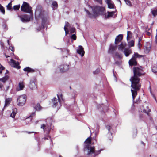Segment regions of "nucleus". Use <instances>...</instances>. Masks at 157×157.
<instances>
[{
  "label": "nucleus",
  "mask_w": 157,
  "mask_h": 157,
  "mask_svg": "<svg viewBox=\"0 0 157 157\" xmlns=\"http://www.w3.org/2000/svg\"><path fill=\"white\" fill-rule=\"evenodd\" d=\"M133 70L134 76L130 79L132 83L131 87L134 90H131L133 100L137 94V91L140 90L141 86V84L140 83V79L139 77L144 74L143 69Z\"/></svg>",
  "instance_id": "nucleus-1"
},
{
  "label": "nucleus",
  "mask_w": 157,
  "mask_h": 157,
  "mask_svg": "<svg viewBox=\"0 0 157 157\" xmlns=\"http://www.w3.org/2000/svg\"><path fill=\"white\" fill-rule=\"evenodd\" d=\"M85 146V151H87V155H91L92 157H94L96 155L100 154L101 151H94V147H91L90 144H91V137H88L84 142Z\"/></svg>",
  "instance_id": "nucleus-2"
},
{
  "label": "nucleus",
  "mask_w": 157,
  "mask_h": 157,
  "mask_svg": "<svg viewBox=\"0 0 157 157\" xmlns=\"http://www.w3.org/2000/svg\"><path fill=\"white\" fill-rule=\"evenodd\" d=\"M91 8L94 13L93 15L91 14L86 9L85 10V11L86 12L89 17L92 18L93 17H95L97 15L98 13L99 12H101V14L103 15L105 14V10L104 8L103 7L95 6L92 7Z\"/></svg>",
  "instance_id": "nucleus-3"
},
{
  "label": "nucleus",
  "mask_w": 157,
  "mask_h": 157,
  "mask_svg": "<svg viewBox=\"0 0 157 157\" xmlns=\"http://www.w3.org/2000/svg\"><path fill=\"white\" fill-rule=\"evenodd\" d=\"M143 56L142 55L139 54L137 53H135L132 55V58L129 61V64L130 66H135L137 65V62L136 61L137 58H140Z\"/></svg>",
  "instance_id": "nucleus-4"
},
{
  "label": "nucleus",
  "mask_w": 157,
  "mask_h": 157,
  "mask_svg": "<svg viewBox=\"0 0 157 157\" xmlns=\"http://www.w3.org/2000/svg\"><path fill=\"white\" fill-rule=\"evenodd\" d=\"M26 96L25 95H22L19 96L17 99V104L19 106L23 105L25 103Z\"/></svg>",
  "instance_id": "nucleus-5"
},
{
  "label": "nucleus",
  "mask_w": 157,
  "mask_h": 157,
  "mask_svg": "<svg viewBox=\"0 0 157 157\" xmlns=\"http://www.w3.org/2000/svg\"><path fill=\"white\" fill-rule=\"evenodd\" d=\"M21 10L23 12L30 13L32 11L31 7L25 2H23V5L21 6Z\"/></svg>",
  "instance_id": "nucleus-6"
},
{
  "label": "nucleus",
  "mask_w": 157,
  "mask_h": 157,
  "mask_svg": "<svg viewBox=\"0 0 157 157\" xmlns=\"http://www.w3.org/2000/svg\"><path fill=\"white\" fill-rule=\"evenodd\" d=\"M52 124L51 123H46V124H43L41 126V128L42 129L44 132L46 134H48L51 129V126Z\"/></svg>",
  "instance_id": "nucleus-7"
},
{
  "label": "nucleus",
  "mask_w": 157,
  "mask_h": 157,
  "mask_svg": "<svg viewBox=\"0 0 157 157\" xmlns=\"http://www.w3.org/2000/svg\"><path fill=\"white\" fill-rule=\"evenodd\" d=\"M40 13V14H39V16L42 19V25L43 26V28L44 27V25L45 24V20L43 18V17L45 15V12L44 11H41L40 12L39 10H36L35 13V14L36 16L37 14H38Z\"/></svg>",
  "instance_id": "nucleus-8"
},
{
  "label": "nucleus",
  "mask_w": 157,
  "mask_h": 157,
  "mask_svg": "<svg viewBox=\"0 0 157 157\" xmlns=\"http://www.w3.org/2000/svg\"><path fill=\"white\" fill-rule=\"evenodd\" d=\"M36 82V80L34 78L30 80L29 84V87L31 90H35L37 89Z\"/></svg>",
  "instance_id": "nucleus-9"
},
{
  "label": "nucleus",
  "mask_w": 157,
  "mask_h": 157,
  "mask_svg": "<svg viewBox=\"0 0 157 157\" xmlns=\"http://www.w3.org/2000/svg\"><path fill=\"white\" fill-rule=\"evenodd\" d=\"M52 102L53 104V107H55L58 105H60L59 97L58 94L57 95V98L55 97L52 100Z\"/></svg>",
  "instance_id": "nucleus-10"
},
{
  "label": "nucleus",
  "mask_w": 157,
  "mask_h": 157,
  "mask_svg": "<svg viewBox=\"0 0 157 157\" xmlns=\"http://www.w3.org/2000/svg\"><path fill=\"white\" fill-rule=\"evenodd\" d=\"M21 21L23 22L29 21L30 19V17L27 15H23L19 16Z\"/></svg>",
  "instance_id": "nucleus-11"
},
{
  "label": "nucleus",
  "mask_w": 157,
  "mask_h": 157,
  "mask_svg": "<svg viewBox=\"0 0 157 157\" xmlns=\"http://www.w3.org/2000/svg\"><path fill=\"white\" fill-rule=\"evenodd\" d=\"M10 65L13 67L17 69H20L21 67L19 65V62H16L12 59L10 60Z\"/></svg>",
  "instance_id": "nucleus-12"
},
{
  "label": "nucleus",
  "mask_w": 157,
  "mask_h": 157,
  "mask_svg": "<svg viewBox=\"0 0 157 157\" xmlns=\"http://www.w3.org/2000/svg\"><path fill=\"white\" fill-rule=\"evenodd\" d=\"M77 52L81 55L82 57L84 56L85 53V51L84 50V48L83 47L79 45L78 46V48L77 50Z\"/></svg>",
  "instance_id": "nucleus-13"
},
{
  "label": "nucleus",
  "mask_w": 157,
  "mask_h": 157,
  "mask_svg": "<svg viewBox=\"0 0 157 157\" xmlns=\"http://www.w3.org/2000/svg\"><path fill=\"white\" fill-rule=\"evenodd\" d=\"M25 88V83L23 81H20L19 82L18 86L17 88V90L19 91L22 90Z\"/></svg>",
  "instance_id": "nucleus-14"
},
{
  "label": "nucleus",
  "mask_w": 157,
  "mask_h": 157,
  "mask_svg": "<svg viewBox=\"0 0 157 157\" xmlns=\"http://www.w3.org/2000/svg\"><path fill=\"white\" fill-rule=\"evenodd\" d=\"M123 38V36L121 34H120L117 36L115 39V43L117 44L120 42Z\"/></svg>",
  "instance_id": "nucleus-15"
},
{
  "label": "nucleus",
  "mask_w": 157,
  "mask_h": 157,
  "mask_svg": "<svg viewBox=\"0 0 157 157\" xmlns=\"http://www.w3.org/2000/svg\"><path fill=\"white\" fill-rule=\"evenodd\" d=\"M12 101V98H6L5 100V104L4 108L7 107L10 104Z\"/></svg>",
  "instance_id": "nucleus-16"
},
{
  "label": "nucleus",
  "mask_w": 157,
  "mask_h": 157,
  "mask_svg": "<svg viewBox=\"0 0 157 157\" xmlns=\"http://www.w3.org/2000/svg\"><path fill=\"white\" fill-rule=\"evenodd\" d=\"M69 24L68 22H66L65 23V25L64 26V30L65 32V35H67L69 33V31L68 28L67 27H69Z\"/></svg>",
  "instance_id": "nucleus-17"
},
{
  "label": "nucleus",
  "mask_w": 157,
  "mask_h": 157,
  "mask_svg": "<svg viewBox=\"0 0 157 157\" xmlns=\"http://www.w3.org/2000/svg\"><path fill=\"white\" fill-rule=\"evenodd\" d=\"M123 52L126 56L127 57L132 53V51L129 49H125L124 51Z\"/></svg>",
  "instance_id": "nucleus-18"
},
{
  "label": "nucleus",
  "mask_w": 157,
  "mask_h": 157,
  "mask_svg": "<svg viewBox=\"0 0 157 157\" xmlns=\"http://www.w3.org/2000/svg\"><path fill=\"white\" fill-rule=\"evenodd\" d=\"M117 48V46H114L112 45H110L109 52L110 53H112Z\"/></svg>",
  "instance_id": "nucleus-19"
},
{
  "label": "nucleus",
  "mask_w": 157,
  "mask_h": 157,
  "mask_svg": "<svg viewBox=\"0 0 157 157\" xmlns=\"http://www.w3.org/2000/svg\"><path fill=\"white\" fill-rule=\"evenodd\" d=\"M114 11H112L111 12H109V11H108L107 13H108L107 15H105V17L106 18H108L109 17H112L113 16L114 13Z\"/></svg>",
  "instance_id": "nucleus-20"
},
{
  "label": "nucleus",
  "mask_w": 157,
  "mask_h": 157,
  "mask_svg": "<svg viewBox=\"0 0 157 157\" xmlns=\"http://www.w3.org/2000/svg\"><path fill=\"white\" fill-rule=\"evenodd\" d=\"M126 44L121 43L119 46L118 48L119 50L123 51L124 48L125 47Z\"/></svg>",
  "instance_id": "nucleus-21"
},
{
  "label": "nucleus",
  "mask_w": 157,
  "mask_h": 157,
  "mask_svg": "<svg viewBox=\"0 0 157 157\" xmlns=\"http://www.w3.org/2000/svg\"><path fill=\"white\" fill-rule=\"evenodd\" d=\"M107 3L108 4V7L110 9L114 8V5L113 3V2H111V1Z\"/></svg>",
  "instance_id": "nucleus-22"
},
{
  "label": "nucleus",
  "mask_w": 157,
  "mask_h": 157,
  "mask_svg": "<svg viewBox=\"0 0 157 157\" xmlns=\"http://www.w3.org/2000/svg\"><path fill=\"white\" fill-rule=\"evenodd\" d=\"M17 112V109H13L12 112L10 115V116L13 118H14Z\"/></svg>",
  "instance_id": "nucleus-23"
},
{
  "label": "nucleus",
  "mask_w": 157,
  "mask_h": 157,
  "mask_svg": "<svg viewBox=\"0 0 157 157\" xmlns=\"http://www.w3.org/2000/svg\"><path fill=\"white\" fill-rule=\"evenodd\" d=\"M8 76L6 75L2 78H0V81L3 83H5L9 78Z\"/></svg>",
  "instance_id": "nucleus-24"
},
{
  "label": "nucleus",
  "mask_w": 157,
  "mask_h": 157,
  "mask_svg": "<svg viewBox=\"0 0 157 157\" xmlns=\"http://www.w3.org/2000/svg\"><path fill=\"white\" fill-rule=\"evenodd\" d=\"M69 26L67 27L68 29L70 30V33L71 34L72 33H74L75 31V29L74 27H71L70 24L69 25Z\"/></svg>",
  "instance_id": "nucleus-25"
},
{
  "label": "nucleus",
  "mask_w": 157,
  "mask_h": 157,
  "mask_svg": "<svg viewBox=\"0 0 157 157\" xmlns=\"http://www.w3.org/2000/svg\"><path fill=\"white\" fill-rule=\"evenodd\" d=\"M34 107L36 110L37 111L40 110L41 109V107L39 103H37L36 105L34 106Z\"/></svg>",
  "instance_id": "nucleus-26"
},
{
  "label": "nucleus",
  "mask_w": 157,
  "mask_h": 157,
  "mask_svg": "<svg viewBox=\"0 0 157 157\" xmlns=\"http://www.w3.org/2000/svg\"><path fill=\"white\" fill-rule=\"evenodd\" d=\"M6 7L7 9L9 10H10L12 9L11 1L10 2L7 6H6Z\"/></svg>",
  "instance_id": "nucleus-27"
},
{
  "label": "nucleus",
  "mask_w": 157,
  "mask_h": 157,
  "mask_svg": "<svg viewBox=\"0 0 157 157\" xmlns=\"http://www.w3.org/2000/svg\"><path fill=\"white\" fill-rule=\"evenodd\" d=\"M128 45L130 47L134 46V41L133 40H131L128 42Z\"/></svg>",
  "instance_id": "nucleus-28"
},
{
  "label": "nucleus",
  "mask_w": 157,
  "mask_h": 157,
  "mask_svg": "<svg viewBox=\"0 0 157 157\" xmlns=\"http://www.w3.org/2000/svg\"><path fill=\"white\" fill-rule=\"evenodd\" d=\"M101 107H102V109H103V111L104 112H105L108 109V107L106 106H104V105L103 104H102L101 105Z\"/></svg>",
  "instance_id": "nucleus-29"
},
{
  "label": "nucleus",
  "mask_w": 157,
  "mask_h": 157,
  "mask_svg": "<svg viewBox=\"0 0 157 157\" xmlns=\"http://www.w3.org/2000/svg\"><path fill=\"white\" fill-rule=\"evenodd\" d=\"M132 37L131 33L130 31H128L127 36V39L128 40L129 38H131Z\"/></svg>",
  "instance_id": "nucleus-30"
},
{
  "label": "nucleus",
  "mask_w": 157,
  "mask_h": 157,
  "mask_svg": "<svg viewBox=\"0 0 157 157\" xmlns=\"http://www.w3.org/2000/svg\"><path fill=\"white\" fill-rule=\"evenodd\" d=\"M0 11L4 15L5 13V11L4 7L0 4Z\"/></svg>",
  "instance_id": "nucleus-31"
},
{
  "label": "nucleus",
  "mask_w": 157,
  "mask_h": 157,
  "mask_svg": "<svg viewBox=\"0 0 157 157\" xmlns=\"http://www.w3.org/2000/svg\"><path fill=\"white\" fill-rule=\"evenodd\" d=\"M57 71L59 73L62 74L67 71V69H57Z\"/></svg>",
  "instance_id": "nucleus-32"
},
{
  "label": "nucleus",
  "mask_w": 157,
  "mask_h": 157,
  "mask_svg": "<svg viewBox=\"0 0 157 157\" xmlns=\"http://www.w3.org/2000/svg\"><path fill=\"white\" fill-rule=\"evenodd\" d=\"M24 71L27 72V75L28 76V73H33L34 72V71L33 69H23Z\"/></svg>",
  "instance_id": "nucleus-33"
},
{
  "label": "nucleus",
  "mask_w": 157,
  "mask_h": 157,
  "mask_svg": "<svg viewBox=\"0 0 157 157\" xmlns=\"http://www.w3.org/2000/svg\"><path fill=\"white\" fill-rule=\"evenodd\" d=\"M20 7V5H15L13 6V9L14 10H18Z\"/></svg>",
  "instance_id": "nucleus-34"
},
{
  "label": "nucleus",
  "mask_w": 157,
  "mask_h": 157,
  "mask_svg": "<svg viewBox=\"0 0 157 157\" xmlns=\"http://www.w3.org/2000/svg\"><path fill=\"white\" fill-rule=\"evenodd\" d=\"M151 13L154 17L157 15V9L151 11Z\"/></svg>",
  "instance_id": "nucleus-35"
},
{
  "label": "nucleus",
  "mask_w": 157,
  "mask_h": 157,
  "mask_svg": "<svg viewBox=\"0 0 157 157\" xmlns=\"http://www.w3.org/2000/svg\"><path fill=\"white\" fill-rule=\"evenodd\" d=\"M121 62L120 61H116L114 63V65L115 66H120L121 65Z\"/></svg>",
  "instance_id": "nucleus-36"
},
{
  "label": "nucleus",
  "mask_w": 157,
  "mask_h": 157,
  "mask_svg": "<svg viewBox=\"0 0 157 157\" xmlns=\"http://www.w3.org/2000/svg\"><path fill=\"white\" fill-rule=\"evenodd\" d=\"M71 39H73L74 40H75L76 39V36L75 34H72L71 36Z\"/></svg>",
  "instance_id": "nucleus-37"
},
{
  "label": "nucleus",
  "mask_w": 157,
  "mask_h": 157,
  "mask_svg": "<svg viewBox=\"0 0 157 157\" xmlns=\"http://www.w3.org/2000/svg\"><path fill=\"white\" fill-rule=\"evenodd\" d=\"M52 5L54 7H56L57 6V4L56 2H53L52 3Z\"/></svg>",
  "instance_id": "nucleus-38"
},
{
  "label": "nucleus",
  "mask_w": 157,
  "mask_h": 157,
  "mask_svg": "<svg viewBox=\"0 0 157 157\" xmlns=\"http://www.w3.org/2000/svg\"><path fill=\"white\" fill-rule=\"evenodd\" d=\"M125 2L129 6H131L132 4L131 3L130 1L129 0H128L126 2Z\"/></svg>",
  "instance_id": "nucleus-39"
},
{
  "label": "nucleus",
  "mask_w": 157,
  "mask_h": 157,
  "mask_svg": "<svg viewBox=\"0 0 157 157\" xmlns=\"http://www.w3.org/2000/svg\"><path fill=\"white\" fill-rule=\"evenodd\" d=\"M99 69H96L95 71H93V73L94 74H97L99 72Z\"/></svg>",
  "instance_id": "nucleus-40"
},
{
  "label": "nucleus",
  "mask_w": 157,
  "mask_h": 157,
  "mask_svg": "<svg viewBox=\"0 0 157 157\" xmlns=\"http://www.w3.org/2000/svg\"><path fill=\"white\" fill-rule=\"evenodd\" d=\"M152 72L157 74V69H151Z\"/></svg>",
  "instance_id": "nucleus-41"
},
{
  "label": "nucleus",
  "mask_w": 157,
  "mask_h": 157,
  "mask_svg": "<svg viewBox=\"0 0 157 157\" xmlns=\"http://www.w3.org/2000/svg\"><path fill=\"white\" fill-rule=\"evenodd\" d=\"M115 55L117 57L119 58H121V55L118 54L117 53H116Z\"/></svg>",
  "instance_id": "nucleus-42"
},
{
  "label": "nucleus",
  "mask_w": 157,
  "mask_h": 157,
  "mask_svg": "<svg viewBox=\"0 0 157 157\" xmlns=\"http://www.w3.org/2000/svg\"><path fill=\"white\" fill-rule=\"evenodd\" d=\"M106 128L108 129V131H109L111 129V127L110 126L108 125L106 126Z\"/></svg>",
  "instance_id": "nucleus-43"
},
{
  "label": "nucleus",
  "mask_w": 157,
  "mask_h": 157,
  "mask_svg": "<svg viewBox=\"0 0 157 157\" xmlns=\"http://www.w3.org/2000/svg\"><path fill=\"white\" fill-rule=\"evenodd\" d=\"M97 2H99L100 4L102 3V0H96Z\"/></svg>",
  "instance_id": "nucleus-44"
},
{
  "label": "nucleus",
  "mask_w": 157,
  "mask_h": 157,
  "mask_svg": "<svg viewBox=\"0 0 157 157\" xmlns=\"http://www.w3.org/2000/svg\"><path fill=\"white\" fill-rule=\"evenodd\" d=\"M141 43L140 42H138V46L139 48H140V45H141Z\"/></svg>",
  "instance_id": "nucleus-45"
},
{
  "label": "nucleus",
  "mask_w": 157,
  "mask_h": 157,
  "mask_svg": "<svg viewBox=\"0 0 157 157\" xmlns=\"http://www.w3.org/2000/svg\"><path fill=\"white\" fill-rule=\"evenodd\" d=\"M0 69H5V68L0 63Z\"/></svg>",
  "instance_id": "nucleus-46"
},
{
  "label": "nucleus",
  "mask_w": 157,
  "mask_h": 157,
  "mask_svg": "<svg viewBox=\"0 0 157 157\" xmlns=\"http://www.w3.org/2000/svg\"><path fill=\"white\" fill-rule=\"evenodd\" d=\"M146 33L147 34L148 36H150L151 35V33L149 32H146Z\"/></svg>",
  "instance_id": "nucleus-47"
},
{
  "label": "nucleus",
  "mask_w": 157,
  "mask_h": 157,
  "mask_svg": "<svg viewBox=\"0 0 157 157\" xmlns=\"http://www.w3.org/2000/svg\"><path fill=\"white\" fill-rule=\"evenodd\" d=\"M45 1L47 3H48L52 1V0H45Z\"/></svg>",
  "instance_id": "nucleus-48"
},
{
  "label": "nucleus",
  "mask_w": 157,
  "mask_h": 157,
  "mask_svg": "<svg viewBox=\"0 0 157 157\" xmlns=\"http://www.w3.org/2000/svg\"><path fill=\"white\" fill-rule=\"evenodd\" d=\"M35 115V113H33L30 116V117H33V116H34Z\"/></svg>",
  "instance_id": "nucleus-49"
},
{
  "label": "nucleus",
  "mask_w": 157,
  "mask_h": 157,
  "mask_svg": "<svg viewBox=\"0 0 157 157\" xmlns=\"http://www.w3.org/2000/svg\"><path fill=\"white\" fill-rule=\"evenodd\" d=\"M142 41V39L140 37L139 39L138 42H140Z\"/></svg>",
  "instance_id": "nucleus-50"
},
{
  "label": "nucleus",
  "mask_w": 157,
  "mask_h": 157,
  "mask_svg": "<svg viewBox=\"0 0 157 157\" xmlns=\"http://www.w3.org/2000/svg\"><path fill=\"white\" fill-rule=\"evenodd\" d=\"M155 41L156 43H157V33H156V36H155Z\"/></svg>",
  "instance_id": "nucleus-51"
},
{
  "label": "nucleus",
  "mask_w": 157,
  "mask_h": 157,
  "mask_svg": "<svg viewBox=\"0 0 157 157\" xmlns=\"http://www.w3.org/2000/svg\"><path fill=\"white\" fill-rule=\"evenodd\" d=\"M11 49V50L12 52H13L14 51L13 48V47H12V48L11 49Z\"/></svg>",
  "instance_id": "nucleus-52"
},
{
  "label": "nucleus",
  "mask_w": 157,
  "mask_h": 157,
  "mask_svg": "<svg viewBox=\"0 0 157 157\" xmlns=\"http://www.w3.org/2000/svg\"><path fill=\"white\" fill-rule=\"evenodd\" d=\"M111 0H106V2L107 3L109 2L110 1H111Z\"/></svg>",
  "instance_id": "nucleus-53"
},
{
  "label": "nucleus",
  "mask_w": 157,
  "mask_h": 157,
  "mask_svg": "<svg viewBox=\"0 0 157 157\" xmlns=\"http://www.w3.org/2000/svg\"><path fill=\"white\" fill-rule=\"evenodd\" d=\"M117 0V1H118V2H120V5H121V2L120 0Z\"/></svg>",
  "instance_id": "nucleus-54"
},
{
  "label": "nucleus",
  "mask_w": 157,
  "mask_h": 157,
  "mask_svg": "<svg viewBox=\"0 0 157 157\" xmlns=\"http://www.w3.org/2000/svg\"><path fill=\"white\" fill-rule=\"evenodd\" d=\"M5 56H6V58H8L10 56H9L6 55H5Z\"/></svg>",
  "instance_id": "nucleus-55"
},
{
  "label": "nucleus",
  "mask_w": 157,
  "mask_h": 157,
  "mask_svg": "<svg viewBox=\"0 0 157 157\" xmlns=\"http://www.w3.org/2000/svg\"><path fill=\"white\" fill-rule=\"evenodd\" d=\"M24 69H31V68L29 67H27L25 68Z\"/></svg>",
  "instance_id": "nucleus-56"
},
{
  "label": "nucleus",
  "mask_w": 157,
  "mask_h": 157,
  "mask_svg": "<svg viewBox=\"0 0 157 157\" xmlns=\"http://www.w3.org/2000/svg\"><path fill=\"white\" fill-rule=\"evenodd\" d=\"M3 70V69H0V74L2 73V70ZM3 70H4V69H3Z\"/></svg>",
  "instance_id": "nucleus-57"
},
{
  "label": "nucleus",
  "mask_w": 157,
  "mask_h": 157,
  "mask_svg": "<svg viewBox=\"0 0 157 157\" xmlns=\"http://www.w3.org/2000/svg\"><path fill=\"white\" fill-rule=\"evenodd\" d=\"M2 86V85L0 83V87L1 88Z\"/></svg>",
  "instance_id": "nucleus-58"
},
{
  "label": "nucleus",
  "mask_w": 157,
  "mask_h": 157,
  "mask_svg": "<svg viewBox=\"0 0 157 157\" xmlns=\"http://www.w3.org/2000/svg\"><path fill=\"white\" fill-rule=\"evenodd\" d=\"M13 55H14V53H12L10 54V56H12Z\"/></svg>",
  "instance_id": "nucleus-59"
},
{
  "label": "nucleus",
  "mask_w": 157,
  "mask_h": 157,
  "mask_svg": "<svg viewBox=\"0 0 157 157\" xmlns=\"http://www.w3.org/2000/svg\"><path fill=\"white\" fill-rule=\"evenodd\" d=\"M33 132H29L28 133L29 134H30L31 133H33Z\"/></svg>",
  "instance_id": "nucleus-60"
},
{
  "label": "nucleus",
  "mask_w": 157,
  "mask_h": 157,
  "mask_svg": "<svg viewBox=\"0 0 157 157\" xmlns=\"http://www.w3.org/2000/svg\"><path fill=\"white\" fill-rule=\"evenodd\" d=\"M142 143L144 144V143L143 142H142Z\"/></svg>",
  "instance_id": "nucleus-61"
},
{
  "label": "nucleus",
  "mask_w": 157,
  "mask_h": 157,
  "mask_svg": "<svg viewBox=\"0 0 157 157\" xmlns=\"http://www.w3.org/2000/svg\"><path fill=\"white\" fill-rule=\"evenodd\" d=\"M128 0H124L125 2H126Z\"/></svg>",
  "instance_id": "nucleus-62"
},
{
  "label": "nucleus",
  "mask_w": 157,
  "mask_h": 157,
  "mask_svg": "<svg viewBox=\"0 0 157 157\" xmlns=\"http://www.w3.org/2000/svg\"><path fill=\"white\" fill-rule=\"evenodd\" d=\"M99 108V109H100V110H101V108Z\"/></svg>",
  "instance_id": "nucleus-63"
},
{
  "label": "nucleus",
  "mask_w": 157,
  "mask_h": 157,
  "mask_svg": "<svg viewBox=\"0 0 157 157\" xmlns=\"http://www.w3.org/2000/svg\"><path fill=\"white\" fill-rule=\"evenodd\" d=\"M59 157H62L61 156H60Z\"/></svg>",
  "instance_id": "nucleus-64"
}]
</instances>
